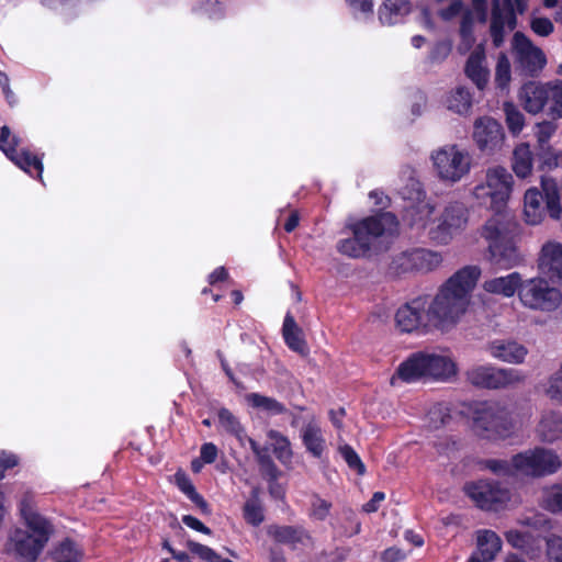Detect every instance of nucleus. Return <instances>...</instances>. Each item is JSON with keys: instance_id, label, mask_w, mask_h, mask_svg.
<instances>
[{"instance_id": "nucleus-1", "label": "nucleus", "mask_w": 562, "mask_h": 562, "mask_svg": "<svg viewBox=\"0 0 562 562\" xmlns=\"http://www.w3.org/2000/svg\"><path fill=\"white\" fill-rule=\"evenodd\" d=\"M512 189L513 176L501 166L490 169L485 184L476 186L474 189L476 198H487L490 202L484 203L495 212V215L483 226L482 236L488 241L491 261L502 269L513 268L520 261L509 222H505L503 214Z\"/></svg>"}, {"instance_id": "nucleus-2", "label": "nucleus", "mask_w": 562, "mask_h": 562, "mask_svg": "<svg viewBox=\"0 0 562 562\" xmlns=\"http://www.w3.org/2000/svg\"><path fill=\"white\" fill-rule=\"evenodd\" d=\"M481 274L476 266H467L451 276L430 300L428 295V316L431 325L443 327L456 324L465 313L470 303V293Z\"/></svg>"}, {"instance_id": "nucleus-3", "label": "nucleus", "mask_w": 562, "mask_h": 562, "mask_svg": "<svg viewBox=\"0 0 562 562\" xmlns=\"http://www.w3.org/2000/svg\"><path fill=\"white\" fill-rule=\"evenodd\" d=\"M19 509L27 530L15 529L10 536L14 553L24 562H35L54 533V526L33 507V495L25 492Z\"/></svg>"}, {"instance_id": "nucleus-4", "label": "nucleus", "mask_w": 562, "mask_h": 562, "mask_svg": "<svg viewBox=\"0 0 562 562\" xmlns=\"http://www.w3.org/2000/svg\"><path fill=\"white\" fill-rule=\"evenodd\" d=\"M457 373L456 363L447 356L427 351L411 353L397 367L394 378L405 383L422 380L447 381Z\"/></svg>"}, {"instance_id": "nucleus-5", "label": "nucleus", "mask_w": 562, "mask_h": 562, "mask_svg": "<svg viewBox=\"0 0 562 562\" xmlns=\"http://www.w3.org/2000/svg\"><path fill=\"white\" fill-rule=\"evenodd\" d=\"M397 225V218L391 212L364 217L350 226L353 236L339 240L337 250L350 258L366 257L371 250L372 241L383 236L387 229L396 228Z\"/></svg>"}, {"instance_id": "nucleus-6", "label": "nucleus", "mask_w": 562, "mask_h": 562, "mask_svg": "<svg viewBox=\"0 0 562 562\" xmlns=\"http://www.w3.org/2000/svg\"><path fill=\"white\" fill-rule=\"evenodd\" d=\"M541 187L542 192L530 188L525 193L524 214L530 225H538L544 218L543 202L551 218L559 220L561 216L560 189L557 181L552 178H542Z\"/></svg>"}, {"instance_id": "nucleus-7", "label": "nucleus", "mask_w": 562, "mask_h": 562, "mask_svg": "<svg viewBox=\"0 0 562 562\" xmlns=\"http://www.w3.org/2000/svg\"><path fill=\"white\" fill-rule=\"evenodd\" d=\"M472 428L481 438L495 440L506 438L513 424L505 407L497 402L484 401L475 404Z\"/></svg>"}, {"instance_id": "nucleus-8", "label": "nucleus", "mask_w": 562, "mask_h": 562, "mask_svg": "<svg viewBox=\"0 0 562 562\" xmlns=\"http://www.w3.org/2000/svg\"><path fill=\"white\" fill-rule=\"evenodd\" d=\"M442 262L441 254L426 248H413L395 255L387 268V274L401 278L411 273H428Z\"/></svg>"}, {"instance_id": "nucleus-9", "label": "nucleus", "mask_w": 562, "mask_h": 562, "mask_svg": "<svg viewBox=\"0 0 562 562\" xmlns=\"http://www.w3.org/2000/svg\"><path fill=\"white\" fill-rule=\"evenodd\" d=\"M20 137L12 134L9 126L3 125L0 128V150L16 167L26 172L29 176L43 181V157L44 154H33L26 148L18 149Z\"/></svg>"}, {"instance_id": "nucleus-10", "label": "nucleus", "mask_w": 562, "mask_h": 562, "mask_svg": "<svg viewBox=\"0 0 562 562\" xmlns=\"http://www.w3.org/2000/svg\"><path fill=\"white\" fill-rule=\"evenodd\" d=\"M518 297L530 310L552 312L560 305L562 295L546 279L531 278L521 282Z\"/></svg>"}, {"instance_id": "nucleus-11", "label": "nucleus", "mask_w": 562, "mask_h": 562, "mask_svg": "<svg viewBox=\"0 0 562 562\" xmlns=\"http://www.w3.org/2000/svg\"><path fill=\"white\" fill-rule=\"evenodd\" d=\"M468 221L469 210L464 203L449 202L437 218L436 225L430 227L429 238L437 244L448 245L457 234L465 229Z\"/></svg>"}, {"instance_id": "nucleus-12", "label": "nucleus", "mask_w": 562, "mask_h": 562, "mask_svg": "<svg viewBox=\"0 0 562 562\" xmlns=\"http://www.w3.org/2000/svg\"><path fill=\"white\" fill-rule=\"evenodd\" d=\"M512 44L515 71L522 77H537L547 64L542 49L519 31L515 32Z\"/></svg>"}, {"instance_id": "nucleus-13", "label": "nucleus", "mask_w": 562, "mask_h": 562, "mask_svg": "<svg viewBox=\"0 0 562 562\" xmlns=\"http://www.w3.org/2000/svg\"><path fill=\"white\" fill-rule=\"evenodd\" d=\"M517 474L531 477H542L555 473L561 461L559 457L543 448H535L513 456Z\"/></svg>"}, {"instance_id": "nucleus-14", "label": "nucleus", "mask_w": 562, "mask_h": 562, "mask_svg": "<svg viewBox=\"0 0 562 562\" xmlns=\"http://www.w3.org/2000/svg\"><path fill=\"white\" fill-rule=\"evenodd\" d=\"M463 491L476 507L483 510H498L510 499L508 488L493 480H477L465 483Z\"/></svg>"}, {"instance_id": "nucleus-15", "label": "nucleus", "mask_w": 562, "mask_h": 562, "mask_svg": "<svg viewBox=\"0 0 562 562\" xmlns=\"http://www.w3.org/2000/svg\"><path fill=\"white\" fill-rule=\"evenodd\" d=\"M431 159L439 178L445 181L458 182L470 171L471 158L457 145L440 148L431 155Z\"/></svg>"}, {"instance_id": "nucleus-16", "label": "nucleus", "mask_w": 562, "mask_h": 562, "mask_svg": "<svg viewBox=\"0 0 562 562\" xmlns=\"http://www.w3.org/2000/svg\"><path fill=\"white\" fill-rule=\"evenodd\" d=\"M468 382L479 389H505L521 381L516 369H502L493 366H474L465 372Z\"/></svg>"}, {"instance_id": "nucleus-17", "label": "nucleus", "mask_w": 562, "mask_h": 562, "mask_svg": "<svg viewBox=\"0 0 562 562\" xmlns=\"http://www.w3.org/2000/svg\"><path fill=\"white\" fill-rule=\"evenodd\" d=\"M428 295H418L400 306L395 313V325L401 333L425 330L431 324L428 316Z\"/></svg>"}, {"instance_id": "nucleus-18", "label": "nucleus", "mask_w": 562, "mask_h": 562, "mask_svg": "<svg viewBox=\"0 0 562 562\" xmlns=\"http://www.w3.org/2000/svg\"><path fill=\"white\" fill-rule=\"evenodd\" d=\"M504 138L503 126L496 120L485 116L475 121L473 139L482 153L490 155L501 149Z\"/></svg>"}, {"instance_id": "nucleus-19", "label": "nucleus", "mask_w": 562, "mask_h": 562, "mask_svg": "<svg viewBox=\"0 0 562 562\" xmlns=\"http://www.w3.org/2000/svg\"><path fill=\"white\" fill-rule=\"evenodd\" d=\"M551 83L528 81L522 85L518 92V99L522 108L531 114L543 111L550 101Z\"/></svg>"}, {"instance_id": "nucleus-20", "label": "nucleus", "mask_w": 562, "mask_h": 562, "mask_svg": "<svg viewBox=\"0 0 562 562\" xmlns=\"http://www.w3.org/2000/svg\"><path fill=\"white\" fill-rule=\"evenodd\" d=\"M267 535L279 544L296 549L297 546H307L313 542L311 533L300 525H270L267 527Z\"/></svg>"}, {"instance_id": "nucleus-21", "label": "nucleus", "mask_w": 562, "mask_h": 562, "mask_svg": "<svg viewBox=\"0 0 562 562\" xmlns=\"http://www.w3.org/2000/svg\"><path fill=\"white\" fill-rule=\"evenodd\" d=\"M539 270L551 281L562 280V245L547 243L541 249L538 260Z\"/></svg>"}, {"instance_id": "nucleus-22", "label": "nucleus", "mask_w": 562, "mask_h": 562, "mask_svg": "<svg viewBox=\"0 0 562 562\" xmlns=\"http://www.w3.org/2000/svg\"><path fill=\"white\" fill-rule=\"evenodd\" d=\"M487 351L499 361L508 363H522L528 350L527 348L512 339H495L487 345Z\"/></svg>"}, {"instance_id": "nucleus-23", "label": "nucleus", "mask_w": 562, "mask_h": 562, "mask_svg": "<svg viewBox=\"0 0 562 562\" xmlns=\"http://www.w3.org/2000/svg\"><path fill=\"white\" fill-rule=\"evenodd\" d=\"M476 544L477 548L468 562H492L502 549L499 536L488 529L477 531Z\"/></svg>"}, {"instance_id": "nucleus-24", "label": "nucleus", "mask_w": 562, "mask_h": 562, "mask_svg": "<svg viewBox=\"0 0 562 562\" xmlns=\"http://www.w3.org/2000/svg\"><path fill=\"white\" fill-rule=\"evenodd\" d=\"M485 49L482 44L477 45L474 50L469 55L465 66L464 74L465 76L477 87V89L483 90L487 82L490 71L483 65L485 61Z\"/></svg>"}, {"instance_id": "nucleus-25", "label": "nucleus", "mask_w": 562, "mask_h": 562, "mask_svg": "<svg viewBox=\"0 0 562 562\" xmlns=\"http://www.w3.org/2000/svg\"><path fill=\"white\" fill-rule=\"evenodd\" d=\"M282 336L288 348L300 356H307L310 352L307 342L301 327L295 322L294 316L288 312L283 319Z\"/></svg>"}, {"instance_id": "nucleus-26", "label": "nucleus", "mask_w": 562, "mask_h": 562, "mask_svg": "<svg viewBox=\"0 0 562 562\" xmlns=\"http://www.w3.org/2000/svg\"><path fill=\"white\" fill-rule=\"evenodd\" d=\"M412 11L409 0H385L378 10V16L383 25H395Z\"/></svg>"}, {"instance_id": "nucleus-27", "label": "nucleus", "mask_w": 562, "mask_h": 562, "mask_svg": "<svg viewBox=\"0 0 562 562\" xmlns=\"http://www.w3.org/2000/svg\"><path fill=\"white\" fill-rule=\"evenodd\" d=\"M301 438L306 451L314 458L321 459L326 449V440L319 425L315 420L308 422L301 430Z\"/></svg>"}, {"instance_id": "nucleus-28", "label": "nucleus", "mask_w": 562, "mask_h": 562, "mask_svg": "<svg viewBox=\"0 0 562 562\" xmlns=\"http://www.w3.org/2000/svg\"><path fill=\"white\" fill-rule=\"evenodd\" d=\"M521 276L518 272H512L505 277L494 278L484 282V290L488 293L501 294L505 297H512L521 285Z\"/></svg>"}, {"instance_id": "nucleus-29", "label": "nucleus", "mask_w": 562, "mask_h": 562, "mask_svg": "<svg viewBox=\"0 0 562 562\" xmlns=\"http://www.w3.org/2000/svg\"><path fill=\"white\" fill-rule=\"evenodd\" d=\"M507 12L504 0H492L490 35L494 47L499 48L505 41V22Z\"/></svg>"}, {"instance_id": "nucleus-30", "label": "nucleus", "mask_w": 562, "mask_h": 562, "mask_svg": "<svg viewBox=\"0 0 562 562\" xmlns=\"http://www.w3.org/2000/svg\"><path fill=\"white\" fill-rule=\"evenodd\" d=\"M177 487L203 513L211 514L210 505L204 497L198 493L190 477L184 472L175 474Z\"/></svg>"}, {"instance_id": "nucleus-31", "label": "nucleus", "mask_w": 562, "mask_h": 562, "mask_svg": "<svg viewBox=\"0 0 562 562\" xmlns=\"http://www.w3.org/2000/svg\"><path fill=\"white\" fill-rule=\"evenodd\" d=\"M532 151L529 144L521 143L515 147L512 167L517 177L525 179L532 171Z\"/></svg>"}, {"instance_id": "nucleus-32", "label": "nucleus", "mask_w": 562, "mask_h": 562, "mask_svg": "<svg viewBox=\"0 0 562 562\" xmlns=\"http://www.w3.org/2000/svg\"><path fill=\"white\" fill-rule=\"evenodd\" d=\"M259 494V487H254L250 492V498L247 499L243 506V517L245 521L254 527L260 526L265 520L263 507Z\"/></svg>"}, {"instance_id": "nucleus-33", "label": "nucleus", "mask_w": 562, "mask_h": 562, "mask_svg": "<svg viewBox=\"0 0 562 562\" xmlns=\"http://www.w3.org/2000/svg\"><path fill=\"white\" fill-rule=\"evenodd\" d=\"M538 431L543 441L553 442L562 436V415L550 412L542 416Z\"/></svg>"}, {"instance_id": "nucleus-34", "label": "nucleus", "mask_w": 562, "mask_h": 562, "mask_svg": "<svg viewBox=\"0 0 562 562\" xmlns=\"http://www.w3.org/2000/svg\"><path fill=\"white\" fill-rule=\"evenodd\" d=\"M246 398L251 407L261 409L270 415H283L288 412L285 405L274 397H269L259 393H250Z\"/></svg>"}, {"instance_id": "nucleus-35", "label": "nucleus", "mask_w": 562, "mask_h": 562, "mask_svg": "<svg viewBox=\"0 0 562 562\" xmlns=\"http://www.w3.org/2000/svg\"><path fill=\"white\" fill-rule=\"evenodd\" d=\"M536 161L539 170H553L562 166V150H555L551 145L539 146L536 153Z\"/></svg>"}, {"instance_id": "nucleus-36", "label": "nucleus", "mask_w": 562, "mask_h": 562, "mask_svg": "<svg viewBox=\"0 0 562 562\" xmlns=\"http://www.w3.org/2000/svg\"><path fill=\"white\" fill-rule=\"evenodd\" d=\"M448 109L458 113L467 114L472 108V94L468 88L458 87L448 97Z\"/></svg>"}, {"instance_id": "nucleus-37", "label": "nucleus", "mask_w": 562, "mask_h": 562, "mask_svg": "<svg viewBox=\"0 0 562 562\" xmlns=\"http://www.w3.org/2000/svg\"><path fill=\"white\" fill-rule=\"evenodd\" d=\"M217 416L220 425L225 429V431L243 443L244 437H246V431L238 418L229 409L224 407L218 411Z\"/></svg>"}, {"instance_id": "nucleus-38", "label": "nucleus", "mask_w": 562, "mask_h": 562, "mask_svg": "<svg viewBox=\"0 0 562 562\" xmlns=\"http://www.w3.org/2000/svg\"><path fill=\"white\" fill-rule=\"evenodd\" d=\"M268 437L273 441L272 447L276 458L283 464L290 462L293 452L289 438L278 430H270Z\"/></svg>"}, {"instance_id": "nucleus-39", "label": "nucleus", "mask_w": 562, "mask_h": 562, "mask_svg": "<svg viewBox=\"0 0 562 562\" xmlns=\"http://www.w3.org/2000/svg\"><path fill=\"white\" fill-rule=\"evenodd\" d=\"M542 507L552 513H562V483L552 484L543 490Z\"/></svg>"}, {"instance_id": "nucleus-40", "label": "nucleus", "mask_w": 562, "mask_h": 562, "mask_svg": "<svg viewBox=\"0 0 562 562\" xmlns=\"http://www.w3.org/2000/svg\"><path fill=\"white\" fill-rule=\"evenodd\" d=\"M473 30H474V20H473L471 12L468 11L462 15L461 21H460L459 33H460L461 44H460L459 50L461 53H465V52L470 50L472 48V46L474 45L475 36H474Z\"/></svg>"}, {"instance_id": "nucleus-41", "label": "nucleus", "mask_w": 562, "mask_h": 562, "mask_svg": "<svg viewBox=\"0 0 562 562\" xmlns=\"http://www.w3.org/2000/svg\"><path fill=\"white\" fill-rule=\"evenodd\" d=\"M504 112L508 131L513 135H519L525 126V116L513 102L504 103Z\"/></svg>"}, {"instance_id": "nucleus-42", "label": "nucleus", "mask_w": 562, "mask_h": 562, "mask_svg": "<svg viewBox=\"0 0 562 562\" xmlns=\"http://www.w3.org/2000/svg\"><path fill=\"white\" fill-rule=\"evenodd\" d=\"M451 418L449 408L442 404L434 405L427 413L428 427L435 430L449 424Z\"/></svg>"}, {"instance_id": "nucleus-43", "label": "nucleus", "mask_w": 562, "mask_h": 562, "mask_svg": "<svg viewBox=\"0 0 562 562\" xmlns=\"http://www.w3.org/2000/svg\"><path fill=\"white\" fill-rule=\"evenodd\" d=\"M483 467L496 475L503 476H515L517 475L516 468L514 467L513 459L510 461L507 460H498V459H487L482 462Z\"/></svg>"}, {"instance_id": "nucleus-44", "label": "nucleus", "mask_w": 562, "mask_h": 562, "mask_svg": "<svg viewBox=\"0 0 562 562\" xmlns=\"http://www.w3.org/2000/svg\"><path fill=\"white\" fill-rule=\"evenodd\" d=\"M339 452L348 467L353 470L358 475H363L366 473V465L360 459L357 451L349 445H344L339 447Z\"/></svg>"}, {"instance_id": "nucleus-45", "label": "nucleus", "mask_w": 562, "mask_h": 562, "mask_svg": "<svg viewBox=\"0 0 562 562\" xmlns=\"http://www.w3.org/2000/svg\"><path fill=\"white\" fill-rule=\"evenodd\" d=\"M510 81V63L505 54H502L496 64L495 82L501 89L508 87Z\"/></svg>"}, {"instance_id": "nucleus-46", "label": "nucleus", "mask_w": 562, "mask_h": 562, "mask_svg": "<svg viewBox=\"0 0 562 562\" xmlns=\"http://www.w3.org/2000/svg\"><path fill=\"white\" fill-rule=\"evenodd\" d=\"M551 105L548 114L552 119H562V81H557L550 90Z\"/></svg>"}, {"instance_id": "nucleus-47", "label": "nucleus", "mask_w": 562, "mask_h": 562, "mask_svg": "<svg viewBox=\"0 0 562 562\" xmlns=\"http://www.w3.org/2000/svg\"><path fill=\"white\" fill-rule=\"evenodd\" d=\"M331 503L322 498L318 494H314L311 504L310 516L316 520H325L330 513Z\"/></svg>"}, {"instance_id": "nucleus-48", "label": "nucleus", "mask_w": 562, "mask_h": 562, "mask_svg": "<svg viewBox=\"0 0 562 562\" xmlns=\"http://www.w3.org/2000/svg\"><path fill=\"white\" fill-rule=\"evenodd\" d=\"M257 462L259 464L261 475L267 481H278L281 472L269 453L259 456V460Z\"/></svg>"}, {"instance_id": "nucleus-49", "label": "nucleus", "mask_w": 562, "mask_h": 562, "mask_svg": "<svg viewBox=\"0 0 562 562\" xmlns=\"http://www.w3.org/2000/svg\"><path fill=\"white\" fill-rule=\"evenodd\" d=\"M546 553L550 562H562V537L550 535L546 539Z\"/></svg>"}, {"instance_id": "nucleus-50", "label": "nucleus", "mask_w": 562, "mask_h": 562, "mask_svg": "<svg viewBox=\"0 0 562 562\" xmlns=\"http://www.w3.org/2000/svg\"><path fill=\"white\" fill-rule=\"evenodd\" d=\"M451 43L448 41H438L431 47L428 59L431 64L442 63L451 53Z\"/></svg>"}, {"instance_id": "nucleus-51", "label": "nucleus", "mask_w": 562, "mask_h": 562, "mask_svg": "<svg viewBox=\"0 0 562 562\" xmlns=\"http://www.w3.org/2000/svg\"><path fill=\"white\" fill-rule=\"evenodd\" d=\"M530 29L539 36H549L554 31V25L549 18H533L530 22Z\"/></svg>"}, {"instance_id": "nucleus-52", "label": "nucleus", "mask_w": 562, "mask_h": 562, "mask_svg": "<svg viewBox=\"0 0 562 562\" xmlns=\"http://www.w3.org/2000/svg\"><path fill=\"white\" fill-rule=\"evenodd\" d=\"M55 555H56V558H59L63 560H66V559H78L79 560V554L76 549V543L69 538L64 539L59 543V546L56 548Z\"/></svg>"}, {"instance_id": "nucleus-53", "label": "nucleus", "mask_w": 562, "mask_h": 562, "mask_svg": "<svg viewBox=\"0 0 562 562\" xmlns=\"http://www.w3.org/2000/svg\"><path fill=\"white\" fill-rule=\"evenodd\" d=\"M506 541L516 549H525L530 541V535L520 530H509L505 533Z\"/></svg>"}, {"instance_id": "nucleus-54", "label": "nucleus", "mask_w": 562, "mask_h": 562, "mask_svg": "<svg viewBox=\"0 0 562 562\" xmlns=\"http://www.w3.org/2000/svg\"><path fill=\"white\" fill-rule=\"evenodd\" d=\"M557 130V125L549 121H543L538 124V131H537V143L539 146H547L550 145L549 140L551 136L554 134Z\"/></svg>"}, {"instance_id": "nucleus-55", "label": "nucleus", "mask_w": 562, "mask_h": 562, "mask_svg": "<svg viewBox=\"0 0 562 562\" xmlns=\"http://www.w3.org/2000/svg\"><path fill=\"white\" fill-rule=\"evenodd\" d=\"M19 464L16 454L7 450H0V481L4 479L5 471L15 468Z\"/></svg>"}, {"instance_id": "nucleus-56", "label": "nucleus", "mask_w": 562, "mask_h": 562, "mask_svg": "<svg viewBox=\"0 0 562 562\" xmlns=\"http://www.w3.org/2000/svg\"><path fill=\"white\" fill-rule=\"evenodd\" d=\"M217 447L213 442H205L201 446L200 458L204 463L211 464L217 458Z\"/></svg>"}, {"instance_id": "nucleus-57", "label": "nucleus", "mask_w": 562, "mask_h": 562, "mask_svg": "<svg viewBox=\"0 0 562 562\" xmlns=\"http://www.w3.org/2000/svg\"><path fill=\"white\" fill-rule=\"evenodd\" d=\"M182 522L195 530V531H199L201 533H204V535H207L210 536L212 533V530L205 526L200 519H198L196 517L192 516V515H184L182 516Z\"/></svg>"}, {"instance_id": "nucleus-58", "label": "nucleus", "mask_w": 562, "mask_h": 562, "mask_svg": "<svg viewBox=\"0 0 562 562\" xmlns=\"http://www.w3.org/2000/svg\"><path fill=\"white\" fill-rule=\"evenodd\" d=\"M353 11L361 12L364 15H373V0H346Z\"/></svg>"}, {"instance_id": "nucleus-59", "label": "nucleus", "mask_w": 562, "mask_h": 562, "mask_svg": "<svg viewBox=\"0 0 562 562\" xmlns=\"http://www.w3.org/2000/svg\"><path fill=\"white\" fill-rule=\"evenodd\" d=\"M463 9V2L462 0H453L447 8L441 9L439 11V16L445 20L449 21L457 16L461 10Z\"/></svg>"}, {"instance_id": "nucleus-60", "label": "nucleus", "mask_w": 562, "mask_h": 562, "mask_svg": "<svg viewBox=\"0 0 562 562\" xmlns=\"http://www.w3.org/2000/svg\"><path fill=\"white\" fill-rule=\"evenodd\" d=\"M405 558L404 551L396 547H390L381 553L382 562H402Z\"/></svg>"}, {"instance_id": "nucleus-61", "label": "nucleus", "mask_w": 562, "mask_h": 562, "mask_svg": "<svg viewBox=\"0 0 562 562\" xmlns=\"http://www.w3.org/2000/svg\"><path fill=\"white\" fill-rule=\"evenodd\" d=\"M384 499V492H374L371 499L362 506V510L368 514L375 513L380 507V503L383 502Z\"/></svg>"}, {"instance_id": "nucleus-62", "label": "nucleus", "mask_w": 562, "mask_h": 562, "mask_svg": "<svg viewBox=\"0 0 562 562\" xmlns=\"http://www.w3.org/2000/svg\"><path fill=\"white\" fill-rule=\"evenodd\" d=\"M504 4H505V10L507 12L505 26H507V29L509 31H514L517 27V22H518L514 3L512 0H504Z\"/></svg>"}, {"instance_id": "nucleus-63", "label": "nucleus", "mask_w": 562, "mask_h": 562, "mask_svg": "<svg viewBox=\"0 0 562 562\" xmlns=\"http://www.w3.org/2000/svg\"><path fill=\"white\" fill-rule=\"evenodd\" d=\"M229 274L225 267H217L209 276V283L215 285L218 282H224L228 279Z\"/></svg>"}, {"instance_id": "nucleus-64", "label": "nucleus", "mask_w": 562, "mask_h": 562, "mask_svg": "<svg viewBox=\"0 0 562 562\" xmlns=\"http://www.w3.org/2000/svg\"><path fill=\"white\" fill-rule=\"evenodd\" d=\"M268 491L269 494L276 499H281L284 497V490L278 483V481H268Z\"/></svg>"}]
</instances>
